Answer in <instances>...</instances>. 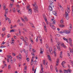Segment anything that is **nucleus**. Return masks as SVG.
<instances>
[{
    "label": "nucleus",
    "mask_w": 73,
    "mask_h": 73,
    "mask_svg": "<svg viewBox=\"0 0 73 73\" xmlns=\"http://www.w3.org/2000/svg\"><path fill=\"white\" fill-rule=\"evenodd\" d=\"M30 24L32 28H35V27H34V25L32 23H30Z\"/></svg>",
    "instance_id": "dca6fc26"
},
{
    "label": "nucleus",
    "mask_w": 73,
    "mask_h": 73,
    "mask_svg": "<svg viewBox=\"0 0 73 73\" xmlns=\"http://www.w3.org/2000/svg\"><path fill=\"white\" fill-rule=\"evenodd\" d=\"M60 8H62V9H64V8H63V7H62V6H61V5H60Z\"/></svg>",
    "instance_id": "6e6d98bb"
},
{
    "label": "nucleus",
    "mask_w": 73,
    "mask_h": 73,
    "mask_svg": "<svg viewBox=\"0 0 73 73\" xmlns=\"http://www.w3.org/2000/svg\"><path fill=\"white\" fill-rule=\"evenodd\" d=\"M32 51H33V53H35V49H34L33 48L32 49Z\"/></svg>",
    "instance_id": "473e14b6"
},
{
    "label": "nucleus",
    "mask_w": 73,
    "mask_h": 73,
    "mask_svg": "<svg viewBox=\"0 0 73 73\" xmlns=\"http://www.w3.org/2000/svg\"><path fill=\"white\" fill-rule=\"evenodd\" d=\"M24 17V19H25L26 21H28V19L26 17Z\"/></svg>",
    "instance_id": "6ab92c4d"
},
{
    "label": "nucleus",
    "mask_w": 73,
    "mask_h": 73,
    "mask_svg": "<svg viewBox=\"0 0 73 73\" xmlns=\"http://www.w3.org/2000/svg\"><path fill=\"white\" fill-rule=\"evenodd\" d=\"M56 62H57V63H58V62H59V59H58Z\"/></svg>",
    "instance_id": "09e8293b"
},
{
    "label": "nucleus",
    "mask_w": 73,
    "mask_h": 73,
    "mask_svg": "<svg viewBox=\"0 0 73 73\" xmlns=\"http://www.w3.org/2000/svg\"><path fill=\"white\" fill-rule=\"evenodd\" d=\"M59 26L60 27H61V28H62L65 27V26L63 25H60Z\"/></svg>",
    "instance_id": "412c9836"
},
{
    "label": "nucleus",
    "mask_w": 73,
    "mask_h": 73,
    "mask_svg": "<svg viewBox=\"0 0 73 73\" xmlns=\"http://www.w3.org/2000/svg\"><path fill=\"white\" fill-rule=\"evenodd\" d=\"M51 20L52 21H53V23H52L53 24H54V25H55V24H56V23L55 22H56V21L54 20L53 21V20H54V19H52Z\"/></svg>",
    "instance_id": "f8f14e48"
},
{
    "label": "nucleus",
    "mask_w": 73,
    "mask_h": 73,
    "mask_svg": "<svg viewBox=\"0 0 73 73\" xmlns=\"http://www.w3.org/2000/svg\"><path fill=\"white\" fill-rule=\"evenodd\" d=\"M43 16L44 19L45 20V21H47V19H46V16H45V15L44 14L43 15Z\"/></svg>",
    "instance_id": "9b49d317"
},
{
    "label": "nucleus",
    "mask_w": 73,
    "mask_h": 73,
    "mask_svg": "<svg viewBox=\"0 0 73 73\" xmlns=\"http://www.w3.org/2000/svg\"><path fill=\"white\" fill-rule=\"evenodd\" d=\"M44 30H45V31L46 32H47V29H46V27L45 26H44Z\"/></svg>",
    "instance_id": "4468645a"
},
{
    "label": "nucleus",
    "mask_w": 73,
    "mask_h": 73,
    "mask_svg": "<svg viewBox=\"0 0 73 73\" xmlns=\"http://www.w3.org/2000/svg\"><path fill=\"white\" fill-rule=\"evenodd\" d=\"M58 40L57 38L56 39V41L57 43V44L56 45V46L58 50H61V49L60 48V45H61V46H62L63 48H66V46H65L64 44L63 43L61 42H57V41Z\"/></svg>",
    "instance_id": "f257e3e1"
},
{
    "label": "nucleus",
    "mask_w": 73,
    "mask_h": 73,
    "mask_svg": "<svg viewBox=\"0 0 73 73\" xmlns=\"http://www.w3.org/2000/svg\"><path fill=\"white\" fill-rule=\"evenodd\" d=\"M40 50L44 52V50L43 49H42L41 48H40Z\"/></svg>",
    "instance_id": "052dcab7"
},
{
    "label": "nucleus",
    "mask_w": 73,
    "mask_h": 73,
    "mask_svg": "<svg viewBox=\"0 0 73 73\" xmlns=\"http://www.w3.org/2000/svg\"><path fill=\"white\" fill-rule=\"evenodd\" d=\"M49 3L50 4H52V3H53V0H49Z\"/></svg>",
    "instance_id": "1a4fd4ad"
},
{
    "label": "nucleus",
    "mask_w": 73,
    "mask_h": 73,
    "mask_svg": "<svg viewBox=\"0 0 73 73\" xmlns=\"http://www.w3.org/2000/svg\"><path fill=\"white\" fill-rule=\"evenodd\" d=\"M8 68H9V69H11V65H9L8 66Z\"/></svg>",
    "instance_id": "864d4df0"
},
{
    "label": "nucleus",
    "mask_w": 73,
    "mask_h": 73,
    "mask_svg": "<svg viewBox=\"0 0 73 73\" xmlns=\"http://www.w3.org/2000/svg\"><path fill=\"white\" fill-rule=\"evenodd\" d=\"M41 68H42V69H41V70H42V73L43 72H44V71H43V67L42 66V65H41Z\"/></svg>",
    "instance_id": "b1692460"
},
{
    "label": "nucleus",
    "mask_w": 73,
    "mask_h": 73,
    "mask_svg": "<svg viewBox=\"0 0 73 73\" xmlns=\"http://www.w3.org/2000/svg\"><path fill=\"white\" fill-rule=\"evenodd\" d=\"M64 73H68V70H64Z\"/></svg>",
    "instance_id": "aec40b11"
},
{
    "label": "nucleus",
    "mask_w": 73,
    "mask_h": 73,
    "mask_svg": "<svg viewBox=\"0 0 73 73\" xmlns=\"http://www.w3.org/2000/svg\"><path fill=\"white\" fill-rule=\"evenodd\" d=\"M72 16L73 17V6H72Z\"/></svg>",
    "instance_id": "72a5a7b5"
},
{
    "label": "nucleus",
    "mask_w": 73,
    "mask_h": 73,
    "mask_svg": "<svg viewBox=\"0 0 73 73\" xmlns=\"http://www.w3.org/2000/svg\"><path fill=\"white\" fill-rule=\"evenodd\" d=\"M50 68L51 69V70H52V69H53V66H51L50 67Z\"/></svg>",
    "instance_id": "58836bf2"
},
{
    "label": "nucleus",
    "mask_w": 73,
    "mask_h": 73,
    "mask_svg": "<svg viewBox=\"0 0 73 73\" xmlns=\"http://www.w3.org/2000/svg\"><path fill=\"white\" fill-rule=\"evenodd\" d=\"M43 26H45V24L44 22L43 23Z\"/></svg>",
    "instance_id": "603ef678"
},
{
    "label": "nucleus",
    "mask_w": 73,
    "mask_h": 73,
    "mask_svg": "<svg viewBox=\"0 0 73 73\" xmlns=\"http://www.w3.org/2000/svg\"><path fill=\"white\" fill-rule=\"evenodd\" d=\"M62 52L61 51L60 52V57H61V58H62Z\"/></svg>",
    "instance_id": "f3484780"
},
{
    "label": "nucleus",
    "mask_w": 73,
    "mask_h": 73,
    "mask_svg": "<svg viewBox=\"0 0 73 73\" xmlns=\"http://www.w3.org/2000/svg\"><path fill=\"white\" fill-rule=\"evenodd\" d=\"M38 38H39V39L41 38H41V35H38Z\"/></svg>",
    "instance_id": "13d9d810"
},
{
    "label": "nucleus",
    "mask_w": 73,
    "mask_h": 73,
    "mask_svg": "<svg viewBox=\"0 0 73 73\" xmlns=\"http://www.w3.org/2000/svg\"><path fill=\"white\" fill-rule=\"evenodd\" d=\"M3 42L2 43V44H3V45H4V44H5V42Z\"/></svg>",
    "instance_id": "bf43d9fd"
},
{
    "label": "nucleus",
    "mask_w": 73,
    "mask_h": 73,
    "mask_svg": "<svg viewBox=\"0 0 73 73\" xmlns=\"http://www.w3.org/2000/svg\"><path fill=\"white\" fill-rule=\"evenodd\" d=\"M57 35L58 37H60V35L59 34H57Z\"/></svg>",
    "instance_id": "e2e57ef3"
},
{
    "label": "nucleus",
    "mask_w": 73,
    "mask_h": 73,
    "mask_svg": "<svg viewBox=\"0 0 73 73\" xmlns=\"http://www.w3.org/2000/svg\"><path fill=\"white\" fill-rule=\"evenodd\" d=\"M67 11L68 13H69L70 12V7H67V9H66L65 10V17L66 20H69V17L68 16V15L69 14L67 13Z\"/></svg>",
    "instance_id": "f03ea898"
},
{
    "label": "nucleus",
    "mask_w": 73,
    "mask_h": 73,
    "mask_svg": "<svg viewBox=\"0 0 73 73\" xmlns=\"http://www.w3.org/2000/svg\"><path fill=\"white\" fill-rule=\"evenodd\" d=\"M54 54L55 57H56V51H54Z\"/></svg>",
    "instance_id": "2f4dec72"
},
{
    "label": "nucleus",
    "mask_w": 73,
    "mask_h": 73,
    "mask_svg": "<svg viewBox=\"0 0 73 73\" xmlns=\"http://www.w3.org/2000/svg\"><path fill=\"white\" fill-rule=\"evenodd\" d=\"M33 63L35 65H36L37 64V61L35 60L33 62Z\"/></svg>",
    "instance_id": "4be33fe9"
},
{
    "label": "nucleus",
    "mask_w": 73,
    "mask_h": 73,
    "mask_svg": "<svg viewBox=\"0 0 73 73\" xmlns=\"http://www.w3.org/2000/svg\"><path fill=\"white\" fill-rule=\"evenodd\" d=\"M52 29H55L56 27H55V26H54V25H52Z\"/></svg>",
    "instance_id": "cd10ccee"
},
{
    "label": "nucleus",
    "mask_w": 73,
    "mask_h": 73,
    "mask_svg": "<svg viewBox=\"0 0 73 73\" xmlns=\"http://www.w3.org/2000/svg\"><path fill=\"white\" fill-rule=\"evenodd\" d=\"M13 12H16V9H15V8H14L13 9Z\"/></svg>",
    "instance_id": "c85d7f7f"
},
{
    "label": "nucleus",
    "mask_w": 73,
    "mask_h": 73,
    "mask_svg": "<svg viewBox=\"0 0 73 73\" xmlns=\"http://www.w3.org/2000/svg\"><path fill=\"white\" fill-rule=\"evenodd\" d=\"M8 57V58H10V57H11V55H9L7 56Z\"/></svg>",
    "instance_id": "5fc2aeb1"
},
{
    "label": "nucleus",
    "mask_w": 73,
    "mask_h": 73,
    "mask_svg": "<svg viewBox=\"0 0 73 73\" xmlns=\"http://www.w3.org/2000/svg\"><path fill=\"white\" fill-rule=\"evenodd\" d=\"M10 36H11V35H10V34H8L7 36V38H9V37H10Z\"/></svg>",
    "instance_id": "e433bc0d"
},
{
    "label": "nucleus",
    "mask_w": 73,
    "mask_h": 73,
    "mask_svg": "<svg viewBox=\"0 0 73 73\" xmlns=\"http://www.w3.org/2000/svg\"><path fill=\"white\" fill-rule=\"evenodd\" d=\"M3 31H5V27H4L2 29Z\"/></svg>",
    "instance_id": "c756f323"
},
{
    "label": "nucleus",
    "mask_w": 73,
    "mask_h": 73,
    "mask_svg": "<svg viewBox=\"0 0 73 73\" xmlns=\"http://www.w3.org/2000/svg\"><path fill=\"white\" fill-rule=\"evenodd\" d=\"M39 39L40 40V43H41V44H42V39L40 38V39Z\"/></svg>",
    "instance_id": "7c9ffc66"
},
{
    "label": "nucleus",
    "mask_w": 73,
    "mask_h": 73,
    "mask_svg": "<svg viewBox=\"0 0 73 73\" xmlns=\"http://www.w3.org/2000/svg\"><path fill=\"white\" fill-rule=\"evenodd\" d=\"M29 14H31L32 13V11L31 9H30L29 10Z\"/></svg>",
    "instance_id": "9d476101"
},
{
    "label": "nucleus",
    "mask_w": 73,
    "mask_h": 73,
    "mask_svg": "<svg viewBox=\"0 0 73 73\" xmlns=\"http://www.w3.org/2000/svg\"><path fill=\"white\" fill-rule=\"evenodd\" d=\"M38 39H36V42H38Z\"/></svg>",
    "instance_id": "c03bdc74"
},
{
    "label": "nucleus",
    "mask_w": 73,
    "mask_h": 73,
    "mask_svg": "<svg viewBox=\"0 0 73 73\" xmlns=\"http://www.w3.org/2000/svg\"><path fill=\"white\" fill-rule=\"evenodd\" d=\"M21 39L22 40H24V42H25L26 45H28V43L26 42V41H25L24 40V38H23V37H22V38H21Z\"/></svg>",
    "instance_id": "6e6552de"
},
{
    "label": "nucleus",
    "mask_w": 73,
    "mask_h": 73,
    "mask_svg": "<svg viewBox=\"0 0 73 73\" xmlns=\"http://www.w3.org/2000/svg\"><path fill=\"white\" fill-rule=\"evenodd\" d=\"M69 40L70 41L69 44H70V45L71 46H72V39H71L70 38H69Z\"/></svg>",
    "instance_id": "423d86ee"
},
{
    "label": "nucleus",
    "mask_w": 73,
    "mask_h": 73,
    "mask_svg": "<svg viewBox=\"0 0 73 73\" xmlns=\"http://www.w3.org/2000/svg\"><path fill=\"white\" fill-rule=\"evenodd\" d=\"M32 70L33 71H35V69H34V67L33 68Z\"/></svg>",
    "instance_id": "338daca9"
},
{
    "label": "nucleus",
    "mask_w": 73,
    "mask_h": 73,
    "mask_svg": "<svg viewBox=\"0 0 73 73\" xmlns=\"http://www.w3.org/2000/svg\"><path fill=\"white\" fill-rule=\"evenodd\" d=\"M19 58H20V59H21V54L20 53H19Z\"/></svg>",
    "instance_id": "a211bd4d"
},
{
    "label": "nucleus",
    "mask_w": 73,
    "mask_h": 73,
    "mask_svg": "<svg viewBox=\"0 0 73 73\" xmlns=\"http://www.w3.org/2000/svg\"><path fill=\"white\" fill-rule=\"evenodd\" d=\"M63 38L64 40H65L66 41V40H67V39L65 37H63Z\"/></svg>",
    "instance_id": "49530a36"
},
{
    "label": "nucleus",
    "mask_w": 73,
    "mask_h": 73,
    "mask_svg": "<svg viewBox=\"0 0 73 73\" xmlns=\"http://www.w3.org/2000/svg\"><path fill=\"white\" fill-rule=\"evenodd\" d=\"M8 20V21L9 23V24L11 23V20L10 19H9V20Z\"/></svg>",
    "instance_id": "79ce46f5"
},
{
    "label": "nucleus",
    "mask_w": 73,
    "mask_h": 73,
    "mask_svg": "<svg viewBox=\"0 0 73 73\" xmlns=\"http://www.w3.org/2000/svg\"><path fill=\"white\" fill-rule=\"evenodd\" d=\"M27 69V66H26L25 67V70H26Z\"/></svg>",
    "instance_id": "a18cd8bd"
},
{
    "label": "nucleus",
    "mask_w": 73,
    "mask_h": 73,
    "mask_svg": "<svg viewBox=\"0 0 73 73\" xmlns=\"http://www.w3.org/2000/svg\"><path fill=\"white\" fill-rule=\"evenodd\" d=\"M12 5L11 4H10V6H9V7L10 8H12Z\"/></svg>",
    "instance_id": "37998d69"
},
{
    "label": "nucleus",
    "mask_w": 73,
    "mask_h": 73,
    "mask_svg": "<svg viewBox=\"0 0 73 73\" xmlns=\"http://www.w3.org/2000/svg\"><path fill=\"white\" fill-rule=\"evenodd\" d=\"M57 50V49H56V48L55 47V46L54 47V52H56Z\"/></svg>",
    "instance_id": "bb28decb"
},
{
    "label": "nucleus",
    "mask_w": 73,
    "mask_h": 73,
    "mask_svg": "<svg viewBox=\"0 0 73 73\" xmlns=\"http://www.w3.org/2000/svg\"><path fill=\"white\" fill-rule=\"evenodd\" d=\"M17 12H18L19 13H21L20 12V10H17Z\"/></svg>",
    "instance_id": "3c124183"
},
{
    "label": "nucleus",
    "mask_w": 73,
    "mask_h": 73,
    "mask_svg": "<svg viewBox=\"0 0 73 73\" xmlns=\"http://www.w3.org/2000/svg\"><path fill=\"white\" fill-rule=\"evenodd\" d=\"M32 45H31V44H30L29 46V48H32Z\"/></svg>",
    "instance_id": "4c0bfd02"
},
{
    "label": "nucleus",
    "mask_w": 73,
    "mask_h": 73,
    "mask_svg": "<svg viewBox=\"0 0 73 73\" xmlns=\"http://www.w3.org/2000/svg\"><path fill=\"white\" fill-rule=\"evenodd\" d=\"M47 56L49 60L51 61H52V60H51V58H50V55H48Z\"/></svg>",
    "instance_id": "2eb2a0df"
},
{
    "label": "nucleus",
    "mask_w": 73,
    "mask_h": 73,
    "mask_svg": "<svg viewBox=\"0 0 73 73\" xmlns=\"http://www.w3.org/2000/svg\"><path fill=\"white\" fill-rule=\"evenodd\" d=\"M43 52H44V51H42L40 50V53H41V54H42V53H43Z\"/></svg>",
    "instance_id": "680f3d73"
},
{
    "label": "nucleus",
    "mask_w": 73,
    "mask_h": 73,
    "mask_svg": "<svg viewBox=\"0 0 73 73\" xmlns=\"http://www.w3.org/2000/svg\"><path fill=\"white\" fill-rule=\"evenodd\" d=\"M8 11H7V10H5V15H7V14L8 13Z\"/></svg>",
    "instance_id": "393cba45"
},
{
    "label": "nucleus",
    "mask_w": 73,
    "mask_h": 73,
    "mask_svg": "<svg viewBox=\"0 0 73 73\" xmlns=\"http://www.w3.org/2000/svg\"><path fill=\"white\" fill-rule=\"evenodd\" d=\"M33 6L34 7H35L33 8V10H34V12H35V13L37 12H38V7H37V5H36V3H35L33 5Z\"/></svg>",
    "instance_id": "7ed1b4c3"
},
{
    "label": "nucleus",
    "mask_w": 73,
    "mask_h": 73,
    "mask_svg": "<svg viewBox=\"0 0 73 73\" xmlns=\"http://www.w3.org/2000/svg\"><path fill=\"white\" fill-rule=\"evenodd\" d=\"M67 53L68 54V56H70V54L69 53H68V52Z\"/></svg>",
    "instance_id": "774afa93"
},
{
    "label": "nucleus",
    "mask_w": 73,
    "mask_h": 73,
    "mask_svg": "<svg viewBox=\"0 0 73 73\" xmlns=\"http://www.w3.org/2000/svg\"><path fill=\"white\" fill-rule=\"evenodd\" d=\"M67 70L68 71V72H69V73H71V70L68 69Z\"/></svg>",
    "instance_id": "f704fd0d"
},
{
    "label": "nucleus",
    "mask_w": 73,
    "mask_h": 73,
    "mask_svg": "<svg viewBox=\"0 0 73 73\" xmlns=\"http://www.w3.org/2000/svg\"><path fill=\"white\" fill-rule=\"evenodd\" d=\"M23 25V24L22 23H19V25H20V26H22V25Z\"/></svg>",
    "instance_id": "de8ad7c7"
},
{
    "label": "nucleus",
    "mask_w": 73,
    "mask_h": 73,
    "mask_svg": "<svg viewBox=\"0 0 73 73\" xmlns=\"http://www.w3.org/2000/svg\"><path fill=\"white\" fill-rule=\"evenodd\" d=\"M26 60H27V61L28 62L29 61V58H26Z\"/></svg>",
    "instance_id": "c9c22d12"
},
{
    "label": "nucleus",
    "mask_w": 73,
    "mask_h": 73,
    "mask_svg": "<svg viewBox=\"0 0 73 73\" xmlns=\"http://www.w3.org/2000/svg\"><path fill=\"white\" fill-rule=\"evenodd\" d=\"M63 32L64 33H66V34H69V33H70V31L67 30H64Z\"/></svg>",
    "instance_id": "39448f33"
},
{
    "label": "nucleus",
    "mask_w": 73,
    "mask_h": 73,
    "mask_svg": "<svg viewBox=\"0 0 73 73\" xmlns=\"http://www.w3.org/2000/svg\"><path fill=\"white\" fill-rule=\"evenodd\" d=\"M15 29H13L10 31V32H15Z\"/></svg>",
    "instance_id": "5701e85b"
},
{
    "label": "nucleus",
    "mask_w": 73,
    "mask_h": 73,
    "mask_svg": "<svg viewBox=\"0 0 73 73\" xmlns=\"http://www.w3.org/2000/svg\"><path fill=\"white\" fill-rule=\"evenodd\" d=\"M60 23H63V21L62 20L60 21Z\"/></svg>",
    "instance_id": "0e129e2a"
},
{
    "label": "nucleus",
    "mask_w": 73,
    "mask_h": 73,
    "mask_svg": "<svg viewBox=\"0 0 73 73\" xmlns=\"http://www.w3.org/2000/svg\"><path fill=\"white\" fill-rule=\"evenodd\" d=\"M65 64V61H63L62 62V63L61 64L62 66H63V68H64V66H65L64 65Z\"/></svg>",
    "instance_id": "0eeeda50"
},
{
    "label": "nucleus",
    "mask_w": 73,
    "mask_h": 73,
    "mask_svg": "<svg viewBox=\"0 0 73 73\" xmlns=\"http://www.w3.org/2000/svg\"><path fill=\"white\" fill-rule=\"evenodd\" d=\"M70 52H71V53H73V50H70Z\"/></svg>",
    "instance_id": "4d7b16f0"
},
{
    "label": "nucleus",
    "mask_w": 73,
    "mask_h": 73,
    "mask_svg": "<svg viewBox=\"0 0 73 73\" xmlns=\"http://www.w3.org/2000/svg\"><path fill=\"white\" fill-rule=\"evenodd\" d=\"M52 13L54 15H55V16H57V13H56V12L55 11H53L52 12Z\"/></svg>",
    "instance_id": "ddd939ff"
},
{
    "label": "nucleus",
    "mask_w": 73,
    "mask_h": 73,
    "mask_svg": "<svg viewBox=\"0 0 73 73\" xmlns=\"http://www.w3.org/2000/svg\"><path fill=\"white\" fill-rule=\"evenodd\" d=\"M70 61L71 62V65L73 66V62L71 60H70Z\"/></svg>",
    "instance_id": "a878e982"
},
{
    "label": "nucleus",
    "mask_w": 73,
    "mask_h": 73,
    "mask_svg": "<svg viewBox=\"0 0 73 73\" xmlns=\"http://www.w3.org/2000/svg\"><path fill=\"white\" fill-rule=\"evenodd\" d=\"M64 31H63V32H62V31H60V34H62V33H64Z\"/></svg>",
    "instance_id": "8fccbe9b"
},
{
    "label": "nucleus",
    "mask_w": 73,
    "mask_h": 73,
    "mask_svg": "<svg viewBox=\"0 0 73 73\" xmlns=\"http://www.w3.org/2000/svg\"><path fill=\"white\" fill-rule=\"evenodd\" d=\"M5 19H6V20H9V18H8V17H7L5 18Z\"/></svg>",
    "instance_id": "a19ab883"
},
{
    "label": "nucleus",
    "mask_w": 73,
    "mask_h": 73,
    "mask_svg": "<svg viewBox=\"0 0 73 73\" xmlns=\"http://www.w3.org/2000/svg\"><path fill=\"white\" fill-rule=\"evenodd\" d=\"M25 53L27 54V53H28V51H26V52H25Z\"/></svg>",
    "instance_id": "69168bd1"
},
{
    "label": "nucleus",
    "mask_w": 73,
    "mask_h": 73,
    "mask_svg": "<svg viewBox=\"0 0 73 73\" xmlns=\"http://www.w3.org/2000/svg\"><path fill=\"white\" fill-rule=\"evenodd\" d=\"M52 7H54V5L53 4H50L48 6L49 9L51 11H53V8Z\"/></svg>",
    "instance_id": "20e7f679"
},
{
    "label": "nucleus",
    "mask_w": 73,
    "mask_h": 73,
    "mask_svg": "<svg viewBox=\"0 0 73 73\" xmlns=\"http://www.w3.org/2000/svg\"><path fill=\"white\" fill-rule=\"evenodd\" d=\"M29 38H30V40H32V37L31 36H29Z\"/></svg>",
    "instance_id": "ea45409f"
}]
</instances>
